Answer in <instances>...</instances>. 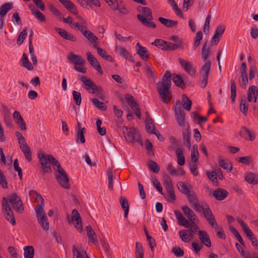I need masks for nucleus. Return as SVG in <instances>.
Returning a JSON list of instances; mask_svg holds the SVG:
<instances>
[{"mask_svg":"<svg viewBox=\"0 0 258 258\" xmlns=\"http://www.w3.org/2000/svg\"><path fill=\"white\" fill-rule=\"evenodd\" d=\"M171 80L177 87L182 89L186 88L185 83L180 75L175 73L171 74L169 71H166L162 77L161 81L157 83V89L160 99L165 104H168L172 99L170 91Z\"/></svg>","mask_w":258,"mask_h":258,"instance_id":"1","label":"nucleus"},{"mask_svg":"<svg viewBox=\"0 0 258 258\" xmlns=\"http://www.w3.org/2000/svg\"><path fill=\"white\" fill-rule=\"evenodd\" d=\"M37 156L43 173L52 172L51 164L56 166L57 169L61 166L58 161L50 154L46 155L44 152L39 151Z\"/></svg>","mask_w":258,"mask_h":258,"instance_id":"2","label":"nucleus"},{"mask_svg":"<svg viewBox=\"0 0 258 258\" xmlns=\"http://www.w3.org/2000/svg\"><path fill=\"white\" fill-rule=\"evenodd\" d=\"M78 77L85 85V89L87 91L92 94H96L98 97L103 99L104 95L101 87H98L93 81L84 76L79 75Z\"/></svg>","mask_w":258,"mask_h":258,"instance_id":"3","label":"nucleus"},{"mask_svg":"<svg viewBox=\"0 0 258 258\" xmlns=\"http://www.w3.org/2000/svg\"><path fill=\"white\" fill-rule=\"evenodd\" d=\"M7 201L12 206V208L19 213H22L24 211L23 203L21 198L16 192H14L8 196Z\"/></svg>","mask_w":258,"mask_h":258,"instance_id":"4","label":"nucleus"},{"mask_svg":"<svg viewBox=\"0 0 258 258\" xmlns=\"http://www.w3.org/2000/svg\"><path fill=\"white\" fill-rule=\"evenodd\" d=\"M2 207L3 211L5 213V217L13 226L15 225L16 220L14 213L5 197L3 198L2 199Z\"/></svg>","mask_w":258,"mask_h":258,"instance_id":"5","label":"nucleus"},{"mask_svg":"<svg viewBox=\"0 0 258 258\" xmlns=\"http://www.w3.org/2000/svg\"><path fill=\"white\" fill-rule=\"evenodd\" d=\"M211 64L210 61H206L200 71V73L202 75V80L200 81V86L202 88H205L207 86Z\"/></svg>","mask_w":258,"mask_h":258,"instance_id":"6","label":"nucleus"},{"mask_svg":"<svg viewBox=\"0 0 258 258\" xmlns=\"http://www.w3.org/2000/svg\"><path fill=\"white\" fill-rule=\"evenodd\" d=\"M124 138L128 142H137L142 147L143 146V142L141 139L139 131L136 128H130L126 135H125Z\"/></svg>","mask_w":258,"mask_h":258,"instance_id":"7","label":"nucleus"},{"mask_svg":"<svg viewBox=\"0 0 258 258\" xmlns=\"http://www.w3.org/2000/svg\"><path fill=\"white\" fill-rule=\"evenodd\" d=\"M178 61L181 68L189 75L193 76L196 74V70L193 67L192 62L188 61L181 58H178Z\"/></svg>","mask_w":258,"mask_h":258,"instance_id":"8","label":"nucleus"},{"mask_svg":"<svg viewBox=\"0 0 258 258\" xmlns=\"http://www.w3.org/2000/svg\"><path fill=\"white\" fill-rule=\"evenodd\" d=\"M146 77L151 84H154L157 78L156 72L151 62H146Z\"/></svg>","mask_w":258,"mask_h":258,"instance_id":"9","label":"nucleus"},{"mask_svg":"<svg viewBox=\"0 0 258 258\" xmlns=\"http://www.w3.org/2000/svg\"><path fill=\"white\" fill-rule=\"evenodd\" d=\"M170 40L174 42V43L170 42V44H168V45H170V47H169L170 50H174L177 49H184V43H183V41L178 36H171L170 37Z\"/></svg>","mask_w":258,"mask_h":258,"instance_id":"10","label":"nucleus"},{"mask_svg":"<svg viewBox=\"0 0 258 258\" xmlns=\"http://www.w3.org/2000/svg\"><path fill=\"white\" fill-rule=\"evenodd\" d=\"M87 60L95 70H96L100 75L103 73L101 66L97 59L92 54L90 51L86 52Z\"/></svg>","mask_w":258,"mask_h":258,"instance_id":"11","label":"nucleus"},{"mask_svg":"<svg viewBox=\"0 0 258 258\" xmlns=\"http://www.w3.org/2000/svg\"><path fill=\"white\" fill-rule=\"evenodd\" d=\"M172 139L173 140V146L172 148L173 150H176V155L177 158L178 164L180 166L183 165L185 163V158L183 155L182 150L179 148L176 149V146L178 145L177 141L173 138H172Z\"/></svg>","mask_w":258,"mask_h":258,"instance_id":"12","label":"nucleus"},{"mask_svg":"<svg viewBox=\"0 0 258 258\" xmlns=\"http://www.w3.org/2000/svg\"><path fill=\"white\" fill-rule=\"evenodd\" d=\"M72 220L78 231L81 232L83 229L81 218L77 210H73L72 213Z\"/></svg>","mask_w":258,"mask_h":258,"instance_id":"13","label":"nucleus"},{"mask_svg":"<svg viewBox=\"0 0 258 258\" xmlns=\"http://www.w3.org/2000/svg\"><path fill=\"white\" fill-rule=\"evenodd\" d=\"M239 135L245 140L253 141L255 138V134L245 126L241 127Z\"/></svg>","mask_w":258,"mask_h":258,"instance_id":"14","label":"nucleus"},{"mask_svg":"<svg viewBox=\"0 0 258 258\" xmlns=\"http://www.w3.org/2000/svg\"><path fill=\"white\" fill-rule=\"evenodd\" d=\"M258 96V90L255 86H251L249 87L247 92V101L249 102H256Z\"/></svg>","mask_w":258,"mask_h":258,"instance_id":"15","label":"nucleus"},{"mask_svg":"<svg viewBox=\"0 0 258 258\" xmlns=\"http://www.w3.org/2000/svg\"><path fill=\"white\" fill-rule=\"evenodd\" d=\"M212 195L216 200L218 201H222L224 200L228 195V192L221 188H219L214 190L212 192Z\"/></svg>","mask_w":258,"mask_h":258,"instance_id":"16","label":"nucleus"},{"mask_svg":"<svg viewBox=\"0 0 258 258\" xmlns=\"http://www.w3.org/2000/svg\"><path fill=\"white\" fill-rule=\"evenodd\" d=\"M182 210L185 216L192 224L196 222L198 218L194 212L186 205L182 207Z\"/></svg>","mask_w":258,"mask_h":258,"instance_id":"17","label":"nucleus"},{"mask_svg":"<svg viewBox=\"0 0 258 258\" xmlns=\"http://www.w3.org/2000/svg\"><path fill=\"white\" fill-rule=\"evenodd\" d=\"M55 31L60 35L63 38L69 40L72 42H75L77 40L76 37L71 33H69L66 30L63 29L55 28Z\"/></svg>","mask_w":258,"mask_h":258,"instance_id":"18","label":"nucleus"},{"mask_svg":"<svg viewBox=\"0 0 258 258\" xmlns=\"http://www.w3.org/2000/svg\"><path fill=\"white\" fill-rule=\"evenodd\" d=\"M151 44L152 45H155L163 50L170 51L169 49L170 45H168V44H170V42L163 39H156Z\"/></svg>","mask_w":258,"mask_h":258,"instance_id":"19","label":"nucleus"},{"mask_svg":"<svg viewBox=\"0 0 258 258\" xmlns=\"http://www.w3.org/2000/svg\"><path fill=\"white\" fill-rule=\"evenodd\" d=\"M198 234L201 242L207 247H211V242L207 232L205 231L199 230Z\"/></svg>","mask_w":258,"mask_h":258,"instance_id":"20","label":"nucleus"},{"mask_svg":"<svg viewBox=\"0 0 258 258\" xmlns=\"http://www.w3.org/2000/svg\"><path fill=\"white\" fill-rule=\"evenodd\" d=\"M157 130L155 128L153 119L146 112V132L150 134H153V132H155Z\"/></svg>","mask_w":258,"mask_h":258,"instance_id":"21","label":"nucleus"},{"mask_svg":"<svg viewBox=\"0 0 258 258\" xmlns=\"http://www.w3.org/2000/svg\"><path fill=\"white\" fill-rule=\"evenodd\" d=\"M77 1L82 7L88 9L92 8L91 5L89 4V2H90L96 7H100L101 6V4L99 0H77Z\"/></svg>","mask_w":258,"mask_h":258,"instance_id":"22","label":"nucleus"},{"mask_svg":"<svg viewBox=\"0 0 258 258\" xmlns=\"http://www.w3.org/2000/svg\"><path fill=\"white\" fill-rule=\"evenodd\" d=\"M77 18L80 20L79 22L73 23V25H75L74 28H77L82 33L84 31L88 30L87 27V22L82 17L78 16Z\"/></svg>","mask_w":258,"mask_h":258,"instance_id":"23","label":"nucleus"},{"mask_svg":"<svg viewBox=\"0 0 258 258\" xmlns=\"http://www.w3.org/2000/svg\"><path fill=\"white\" fill-rule=\"evenodd\" d=\"M71 13L77 14L78 11L75 5L70 0H58Z\"/></svg>","mask_w":258,"mask_h":258,"instance_id":"24","label":"nucleus"},{"mask_svg":"<svg viewBox=\"0 0 258 258\" xmlns=\"http://www.w3.org/2000/svg\"><path fill=\"white\" fill-rule=\"evenodd\" d=\"M29 7L32 14L34 15V16L40 22H43L46 21L45 16L41 12L36 9L34 6L30 5Z\"/></svg>","mask_w":258,"mask_h":258,"instance_id":"25","label":"nucleus"},{"mask_svg":"<svg viewBox=\"0 0 258 258\" xmlns=\"http://www.w3.org/2000/svg\"><path fill=\"white\" fill-rule=\"evenodd\" d=\"M68 59L69 62L71 63H79L82 64L85 63V60L79 55L75 54L73 53H71L68 56Z\"/></svg>","mask_w":258,"mask_h":258,"instance_id":"26","label":"nucleus"},{"mask_svg":"<svg viewBox=\"0 0 258 258\" xmlns=\"http://www.w3.org/2000/svg\"><path fill=\"white\" fill-rule=\"evenodd\" d=\"M38 223L41 226V227L43 228V229L45 231L48 230L49 229V223L48 222V219L45 213H44L43 216L41 217H37Z\"/></svg>","mask_w":258,"mask_h":258,"instance_id":"27","label":"nucleus"},{"mask_svg":"<svg viewBox=\"0 0 258 258\" xmlns=\"http://www.w3.org/2000/svg\"><path fill=\"white\" fill-rule=\"evenodd\" d=\"M245 180L250 184H258V174L252 172L247 173L244 176Z\"/></svg>","mask_w":258,"mask_h":258,"instance_id":"28","label":"nucleus"},{"mask_svg":"<svg viewBox=\"0 0 258 258\" xmlns=\"http://www.w3.org/2000/svg\"><path fill=\"white\" fill-rule=\"evenodd\" d=\"M158 20L162 24L167 28H173L176 26L178 23L176 21L168 19L163 17H159Z\"/></svg>","mask_w":258,"mask_h":258,"instance_id":"29","label":"nucleus"},{"mask_svg":"<svg viewBox=\"0 0 258 258\" xmlns=\"http://www.w3.org/2000/svg\"><path fill=\"white\" fill-rule=\"evenodd\" d=\"M55 178L61 187L67 189L70 188L69 177L64 178L60 176H55Z\"/></svg>","mask_w":258,"mask_h":258,"instance_id":"30","label":"nucleus"},{"mask_svg":"<svg viewBox=\"0 0 258 258\" xmlns=\"http://www.w3.org/2000/svg\"><path fill=\"white\" fill-rule=\"evenodd\" d=\"M219 165L222 168L225 170L231 171L232 170V164L228 160H225L221 157L218 159Z\"/></svg>","mask_w":258,"mask_h":258,"instance_id":"31","label":"nucleus"},{"mask_svg":"<svg viewBox=\"0 0 258 258\" xmlns=\"http://www.w3.org/2000/svg\"><path fill=\"white\" fill-rule=\"evenodd\" d=\"M3 108L4 109V120L7 125V126L9 127H12L13 126V124L12 123V120L10 116V112L9 110L7 108L6 106L4 105Z\"/></svg>","mask_w":258,"mask_h":258,"instance_id":"32","label":"nucleus"},{"mask_svg":"<svg viewBox=\"0 0 258 258\" xmlns=\"http://www.w3.org/2000/svg\"><path fill=\"white\" fill-rule=\"evenodd\" d=\"M177 186L179 191L186 196L190 192L191 186L190 184L188 186L183 182H179L177 184Z\"/></svg>","mask_w":258,"mask_h":258,"instance_id":"33","label":"nucleus"},{"mask_svg":"<svg viewBox=\"0 0 258 258\" xmlns=\"http://www.w3.org/2000/svg\"><path fill=\"white\" fill-rule=\"evenodd\" d=\"M245 233L248 240L251 241V245L254 246L256 249H258V242L257 239L251 230L249 229L245 232Z\"/></svg>","mask_w":258,"mask_h":258,"instance_id":"34","label":"nucleus"},{"mask_svg":"<svg viewBox=\"0 0 258 258\" xmlns=\"http://www.w3.org/2000/svg\"><path fill=\"white\" fill-rule=\"evenodd\" d=\"M13 4L11 3H7L3 4L0 7V17H4L8 12L13 8Z\"/></svg>","mask_w":258,"mask_h":258,"instance_id":"35","label":"nucleus"},{"mask_svg":"<svg viewBox=\"0 0 258 258\" xmlns=\"http://www.w3.org/2000/svg\"><path fill=\"white\" fill-rule=\"evenodd\" d=\"M118 52L119 54L128 61L134 62L132 56L130 55L127 49L123 47H119L118 48Z\"/></svg>","mask_w":258,"mask_h":258,"instance_id":"36","label":"nucleus"},{"mask_svg":"<svg viewBox=\"0 0 258 258\" xmlns=\"http://www.w3.org/2000/svg\"><path fill=\"white\" fill-rule=\"evenodd\" d=\"M86 133V130L85 127H82V129L77 131V135H76V142L77 143H85V134Z\"/></svg>","mask_w":258,"mask_h":258,"instance_id":"37","label":"nucleus"},{"mask_svg":"<svg viewBox=\"0 0 258 258\" xmlns=\"http://www.w3.org/2000/svg\"><path fill=\"white\" fill-rule=\"evenodd\" d=\"M189 127L186 131H184L182 132L183 140L184 144L188 148L190 149L191 147L190 143V133L189 131Z\"/></svg>","mask_w":258,"mask_h":258,"instance_id":"38","label":"nucleus"},{"mask_svg":"<svg viewBox=\"0 0 258 258\" xmlns=\"http://www.w3.org/2000/svg\"><path fill=\"white\" fill-rule=\"evenodd\" d=\"M22 61V66L29 71H32L34 69V67L30 62L27 55L24 53L22 55L21 58Z\"/></svg>","mask_w":258,"mask_h":258,"instance_id":"39","label":"nucleus"},{"mask_svg":"<svg viewBox=\"0 0 258 258\" xmlns=\"http://www.w3.org/2000/svg\"><path fill=\"white\" fill-rule=\"evenodd\" d=\"M122 210L124 212V217H127L129 211V205L127 200L124 197H121L119 200Z\"/></svg>","mask_w":258,"mask_h":258,"instance_id":"40","label":"nucleus"},{"mask_svg":"<svg viewBox=\"0 0 258 258\" xmlns=\"http://www.w3.org/2000/svg\"><path fill=\"white\" fill-rule=\"evenodd\" d=\"M124 98L128 105L130 106L132 109H134L136 106H138V104L135 100V98L130 94H125Z\"/></svg>","mask_w":258,"mask_h":258,"instance_id":"41","label":"nucleus"},{"mask_svg":"<svg viewBox=\"0 0 258 258\" xmlns=\"http://www.w3.org/2000/svg\"><path fill=\"white\" fill-rule=\"evenodd\" d=\"M182 103L183 107L186 110L188 111L190 110L192 102L186 95H182Z\"/></svg>","mask_w":258,"mask_h":258,"instance_id":"42","label":"nucleus"},{"mask_svg":"<svg viewBox=\"0 0 258 258\" xmlns=\"http://www.w3.org/2000/svg\"><path fill=\"white\" fill-rule=\"evenodd\" d=\"M149 169L152 172L157 174L160 171V167L158 164L153 160H149L148 162Z\"/></svg>","mask_w":258,"mask_h":258,"instance_id":"43","label":"nucleus"},{"mask_svg":"<svg viewBox=\"0 0 258 258\" xmlns=\"http://www.w3.org/2000/svg\"><path fill=\"white\" fill-rule=\"evenodd\" d=\"M24 257L25 258H33L34 249L32 246H27L24 248Z\"/></svg>","mask_w":258,"mask_h":258,"instance_id":"44","label":"nucleus"},{"mask_svg":"<svg viewBox=\"0 0 258 258\" xmlns=\"http://www.w3.org/2000/svg\"><path fill=\"white\" fill-rule=\"evenodd\" d=\"M230 98L231 100V102L234 103L235 102V99L236 96V87L234 80L231 79L230 80Z\"/></svg>","mask_w":258,"mask_h":258,"instance_id":"45","label":"nucleus"},{"mask_svg":"<svg viewBox=\"0 0 258 258\" xmlns=\"http://www.w3.org/2000/svg\"><path fill=\"white\" fill-rule=\"evenodd\" d=\"M248 107V104L247 103L246 99L244 97H242L240 104V110L245 116L247 115Z\"/></svg>","mask_w":258,"mask_h":258,"instance_id":"46","label":"nucleus"},{"mask_svg":"<svg viewBox=\"0 0 258 258\" xmlns=\"http://www.w3.org/2000/svg\"><path fill=\"white\" fill-rule=\"evenodd\" d=\"M203 33L201 31H198L194 41V49L196 50L197 48L200 45L201 41L203 39Z\"/></svg>","mask_w":258,"mask_h":258,"instance_id":"47","label":"nucleus"},{"mask_svg":"<svg viewBox=\"0 0 258 258\" xmlns=\"http://www.w3.org/2000/svg\"><path fill=\"white\" fill-rule=\"evenodd\" d=\"M73 253L76 258H89L85 251L80 252L76 245L73 246Z\"/></svg>","mask_w":258,"mask_h":258,"instance_id":"48","label":"nucleus"},{"mask_svg":"<svg viewBox=\"0 0 258 258\" xmlns=\"http://www.w3.org/2000/svg\"><path fill=\"white\" fill-rule=\"evenodd\" d=\"M175 118L177 123L179 126H182L184 125L185 122V113L184 111L177 112L175 113Z\"/></svg>","mask_w":258,"mask_h":258,"instance_id":"49","label":"nucleus"},{"mask_svg":"<svg viewBox=\"0 0 258 258\" xmlns=\"http://www.w3.org/2000/svg\"><path fill=\"white\" fill-rule=\"evenodd\" d=\"M236 161L244 165H248L252 163L253 159L251 156L240 157L236 158Z\"/></svg>","mask_w":258,"mask_h":258,"instance_id":"50","label":"nucleus"},{"mask_svg":"<svg viewBox=\"0 0 258 258\" xmlns=\"http://www.w3.org/2000/svg\"><path fill=\"white\" fill-rule=\"evenodd\" d=\"M207 43L208 42L204 43L202 49V57L203 60L206 61L209 57L210 51V48L207 47Z\"/></svg>","mask_w":258,"mask_h":258,"instance_id":"51","label":"nucleus"},{"mask_svg":"<svg viewBox=\"0 0 258 258\" xmlns=\"http://www.w3.org/2000/svg\"><path fill=\"white\" fill-rule=\"evenodd\" d=\"M136 258H143L144 252L142 244L139 242L136 243Z\"/></svg>","mask_w":258,"mask_h":258,"instance_id":"52","label":"nucleus"},{"mask_svg":"<svg viewBox=\"0 0 258 258\" xmlns=\"http://www.w3.org/2000/svg\"><path fill=\"white\" fill-rule=\"evenodd\" d=\"M91 100L93 103V104H94L96 108H97L101 110H103V111H105L106 110L107 106L104 104V102L99 101L97 98H93V99H91Z\"/></svg>","mask_w":258,"mask_h":258,"instance_id":"53","label":"nucleus"},{"mask_svg":"<svg viewBox=\"0 0 258 258\" xmlns=\"http://www.w3.org/2000/svg\"><path fill=\"white\" fill-rule=\"evenodd\" d=\"M105 2L108 4L113 10H116L118 9V6H120L121 4H122V1L118 0H104Z\"/></svg>","mask_w":258,"mask_h":258,"instance_id":"54","label":"nucleus"},{"mask_svg":"<svg viewBox=\"0 0 258 258\" xmlns=\"http://www.w3.org/2000/svg\"><path fill=\"white\" fill-rule=\"evenodd\" d=\"M163 185L165 188V189L173 187V184L172 181L168 176V175L166 173H164L163 174Z\"/></svg>","mask_w":258,"mask_h":258,"instance_id":"55","label":"nucleus"},{"mask_svg":"<svg viewBox=\"0 0 258 258\" xmlns=\"http://www.w3.org/2000/svg\"><path fill=\"white\" fill-rule=\"evenodd\" d=\"M229 230L234 234V235L235 236L236 239L239 242L240 244L242 246L245 247V243H244L241 236H240V234L239 233V232L234 228H233L232 226H230L229 227Z\"/></svg>","mask_w":258,"mask_h":258,"instance_id":"56","label":"nucleus"},{"mask_svg":"<svg viewBox=\"0 0 258 258\" xmlns=\"http://www.w3.org/2000/svg\"><path fill=\"white\" fill-rule=\"evenodd\" d=\"M22 152L24 153L26 160L30 162L32 160V152L29 146L27 147L20 148Z\"/></svg>","mask_w":258,"mask_h":258,"instance_id":"57","label":"nucleus"},{"mask_svg":"<svg viewBox=\"0 0 258 258\" xmlns=\"http://www.w3.org/2000/svg\"><path fill=\"white\" fill-rule=\"evenodd\" d=\"M27 35V27H25L22 32H20L17 39V43L18 45H20L22 44L24 40L25 39Z\"/></svg>","mask_w":258,"mask_h":258,"instance_id":"58","label":"nucleus"},{"mask_svg":"<svg viewBox=\"0 0 258 258\" xmlns=\"http://www.w3.org/2000/svg\"><path fill=\"white\" fill-rule=\"evenodd\" d=\"M136 47L138 54L142 59L145 60V47L142 46L139 43H137Z\"/></svg>","mask_w":258,"mask_h":258,"instance_id":"59","label":"nucleus"},{"mask_svg":"<svg viewBox=\"0 0 258 258\" xmlns=\"http://www.w3.org/2000/svg\"><path fill=\"white\" fill-rule=\"evenodd\" d=\"M240 86L243 88L245 89L248 83V76L247 74H241L240 79L239 80Z\"/></svg>","mask_w":258,"mask_h":258,"instance_id":"60","label":"nucleus"},{"mask_svg":"<svg viewBox=\"0 0 258 258\" xmlns=\"http://www.w3.org/2000/svg\"><path fill=\"white\" fill-rule=\"evenodd\" d=\"M146 152L147 154L151 158L154 157V153L153 150V145L149 140H146Z\"/></svg>","mask_w":258,"mask_h":258,"instance_id":"61","label":"nucleus"},{"mask_svg":"<svg viewBox=\"0 0 258 258\" xmlns=\"http://www.w3.org/2000/svg\"><path fill=\"white\" fill-rule=\"evenodd\" d=\"M72 94L74 100L75 102L76 105H80L82 101L81 93L76 91H73Z\"/></svg>","mask_w":258,"mask_h":258,"instance_id":"62","label":"nucleus"},{"mask_svg":"<svg viewBox=\"0 0 258 258\" xmlns=\"http://www.w3.org/2000/svg\"><path fill=\"white\" fill-rule=\"evenodd\" d=\"M146 239L152 251H153L154 248L156 246V243L154 238L149 235L146 231Z\"/></svg>","mask_w":258,"mask_h":258,"instance_id":"63","label":"nucleus"},{"mask_svg":"<svg viewBox=\"0 0 258 258\" xmlns=\"http://www.w3.org/2000/svg\"><path fill=\"white\" fill-rule=\"evenodd\" d=\"M44 205V203H40V204H38L35 208L37 217L43 216V213H45L43 207Z\"/></svg>","mask_w":258,"mask_h":258,"instance_id":"64","label":"nucleus"}]
</instances>
